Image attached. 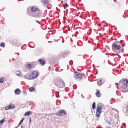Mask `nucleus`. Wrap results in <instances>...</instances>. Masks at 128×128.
I'll return each mask as SVG.
<instances>
[{"instance_id": "4be33fe9", "label": "nucleus", "mask_w": 128, "mask_h": 128, "mask_svg": "<svg viewBox=\"0 0 128 128\" xmlns=\"http://www.w3.org/2000/svg\"><path fill=\"white\" fill-rule=\"evenodd\" d=\"M95 102H94L92 104V108L93 110L95 108Z\"/></svg>"}, {"instance_id": "cd10ccee", "label": "nucleus", "mask_w": 128, "mask_h": 128, "mask_svg": "<svg viewBox=\"0 0 128 128\" xmlns=\"http://www.w3.org/2000/svg\"><path fill=\"white\" fill-rule=\"evenodd\" d=\"M9 109H10V108L9 106L5 108V109L6 110H9Z\"/></svg>"}, {"instance_id": "c9c22d12", "label": "nucleus", "mask_w": 128, "mask_h": 128, "mask_svg": "<svg viewBox=\"0 0 128 128\" xmlns=\"http://www.w3.org/2000/svg\"><path fill=\"white\" fill-rule=\"evenodd\" d=\"M101 128V127H98V128Z\"/></svg>"}, {"instance_id": "e433bc0d", "label": "nucleus", "mask_w": 128, "mask_h": 128, "mask_svg": "<svg viewBox=\"0 0 128 128\" xmlns=\"http://www.w3.org/2000/svg\"><path fill=\"white\" fill-rule=\"evenodd\" d=\"M31 121V119H30V122Z\"/></svg>"}, {"instance_id": "b1692460", "label": "nucleus", "mask_w": 128, "mask_h": 128, "mask_svg": "<svg viewBox=\"0 0 128 128\" xmlns=\"http://www.w3.org/2000/svg\"><path fill=\"white\" fill-rule=\"evenodd\" d=\"M0 46L3 47L5 46V44L4 42H2L0 44Z\"/></svg>"}, {"instance_id": "412c9836", "label": "nucleus", "mask_w": 128, "mask_h": 128, "mask_svg": "<svg viewBox=\"0 0 128 128\" xmlns=\"http://www.w3.org/2000/svg\"><path fill=\"white\" fill-rule=\"evenodd\" d=\"M24 78L26 79H29V75L28 74H26L24 76Z\"/></svg>"}, {"instance_id": "c85d7f7f", "label": "nucleus", "mask_w": 128, "mask_h": 128, "mask_svg": "<svg viewBox=\"0 0 128 128\" xmlns=\"http://www.w3.org/2000/svg\"><path fill=\"white\" fill-rule=\"evenodd\" d=\"M123 125L125 127H126V124L125 123H123Z\"/></svg>"}, {"instance_id": "9b49d317", "label": "nucleus", "mask_w": 128, "mask_h": 128, "mask_svg": "<svg viewBox=\"0 0 128 128\" xmlns=\"http://www.w3.org/2000/svg\"><path fill=\"white\" fill-rule=\"evenodd\" d=\"M123 84L127 86H128V80H126L123 81Z\"/></svg>"}, {"instance_id": "f257e3e1", "label": "nucleus", "mask_w": 128, "mask_h": 128, "mask_svg": "<svg viewBox=\"0 0 128 128\" xmlns=\"http://www.w3.org/2000/svg\"><path fill=\"white\" fill-rule=\"evenodd\" d=\"M55 83L57 86L60 88L64 87L65 86L64 82L60 79L57 80Z\"/></svg>"}, {"instance_id": "20e7f679", "label": "nucleus", "mask_w": 128, "mask_h": 128, "mask_svg": "<svg viewBox=\"0 0 128 128\" xmlns=\"http://www.w3.org/2000/svg\"><path fill=\"white\" fill-rule=\"evenodd\" d=\"M38 72L36 71H33L31 74L30 78L31 79H34L38 74Z\"/></svg>"}, {"instance_id": "9d476101", "label": "nucleus", "mask_w": 128, "mask_h": 128, "mask_svg": "<svg viewBox=\"0 0 128 128\" xmlns=\"http://www.w3.org/2000/svg\"><path fill=\"white\" fill-rule=\"evenodd\" d=\"M42 2L45 6H47L49 4V2L48 0H42Z\"/></svg>"}, {"instance_id": "2f4dec72", "label": "nucleus", "mask_w": 128, "mask_h": 128, "mask_svg": "<svg viewBox=\"0 0 128 128\" xmlns=\"http://www.w3.org/2000/svg\"><path fill=\"white\" fill-rule=\"evenodd\" d=\"M36 22L39 23V22L37 20H36Z\"/></svg>"}, {"instance_id": "aec40b11", "label": "nucleus", "mask_w": 128, "mask_h": 128, "mask_svg": "<svg viewBox=\"0 0 128 128\" xmlns=\"http://www.w3.org/2000/svg\"><path fill=\"white\" fill-rule=\"evenodd\" d=\"M34 90V88L32 87L29 88V91L30 92L33 91Z\"/></svg>"}, {"instance_id": "58836bf2", "label": "nucleus", "mask_w": 128, "mask_h": 128, "mask_svg": "<svg viewBox=\"0 0 128 128\" xmlns=\"http://www.w3.org/2000/svg\"><path fill=\"white\" fill-rule=\"evenodd\" d=\"M127 56H128V54H127Z\"/></svg>"}, {"instance_id": "0eeeda50", "label": "nucleus", "mask_w": 128, "mask_h": 128, "mask_svg": "<svg viewBox=\"0 0 128 128\" xmlns=\"http://www.w3.org/2000/svg\"><path fill=\"white\" fill-rule=\"evenodd\" d=\"M66 114V113H65L64 111L63 110H60L57 113V115L59 116H61Z\"/></svg>"}, {"instance_id": "dca6fc26", "label": "nucleus", "mask_w": 128, "mask_h": 128, "mask_svg": "<svg viewBox=\"0 0 128 128\" xmlns=\"http://www.w3.org/2000/svg\"><path fill=\"white\" fill-rule=\"evenodd\" d=\"M32 112L31 111H28L26 112L24 114L25 116H28L30 115V114Z\"/></svg>"}, {"instance_id": "5701e85b", "label": "nucleus", "mask_w": 128, "mask_h": 128, "mask_svg": "<svg viewBox=\"0 0 128 128\" xmlns=\"http://www.w3.org/2000/svg\"><path fill=\"white\" fill-rule=\"evenodd\" d=\"M24 119V118H22V120H21V121L20 122L19 124L18 125V126H19L21 124L22 122L23 121V120Z\"/></svg>"}, {"instance_id": "f03ea898", "label": "nucleus", "mask_w": 128, "mask_h": 128, "mask_svg": "<svg viewBox=\"0 0 128 128\" xmlns=\"http://www.w3.org/2000/svg\"><path fill=\"white\" fill-rule=\"evenodd\" d=\"M102 109V106L100 105V104H98L96 107V116L97 117H98L100 116Z\"/></svg>"}, {"instance_id": "f8f14e48", "label": "nucleus", "mask_w": 128, "mask_h": 128, "mask_svg": "<svg viewBox=\"0 0 128 128\" xmlns=\"http://www.w3.org/2000/svg\"><path fill=\"white\" fill-rule=\"evenodd\" d=\"M38 60L40 64H41L42 65H43L44 64L45 62L43 60L40 59Z\"/></svg>"}, {"instance_id": "6ab92c4d", "label": "nucleus", "mask_w": 128, "mask_h": 128, "mask_svg": "<svg viewBox=\"0 0 128 128\" xmlns=\"http://www.w3.org/2000/svg\"><path fill=\"white\" fill-rule=\"evenodd\" d=\"M97 84L99 85H101L102 84V80H100V81H98L97 82Z\"/></svg>"}, {"instance_id": "7c9ffc66", "label": "nucleus", "mask_w": 128, "mask_h": 128, "mask_svg": "<svg viewBox=\"0 0 128 128\" xmlns=\"http://www.w3.org/2000/svg\"><path fill=\"white\" fill-rule=\"evenodd\" d=\"M106 128H111L110 127H106Z\"/></svg>"}, {"instance_id": "39448f33", "label": "nucleus", "mask_w": 128, "mask_h": 128, "mask_svg": "<svg viewBox=\"0 0 128 128\" xmlns=\"http://www.w3.org/2000/svg\"><path fill=\"white\" fill-rule=\"evenodd\" d=\"M39 10L38 8L36 6L32 7L30 10V14L35 15V12Z\"/></svg>"}, {"instance_id": "4468645a", "label": "nucleus", "mask_w": 128, "mask_h": 128, "mask_svg": "<svg viewBox=\"0 0 128 128\" xmlns=\"http://www.w3.org/2000/svg\"><path fill=\"white\" fill-rule=\"evenodd\" d=\"M15 93L16 94H19L20 92V91L18 89H17L15 90Z\"/></svg>"}, {"instance_id": "4c0bfd02", "label": "nucleus", "mask_w": 128, "mask_h": 128, "mask_svg": "<svg viewBox=\"0 0 128 128\" xmlns=\"http://www.w3.org/2000/svg\"><path fill=\"white\" fill-rule=\"evenodd\" d=\"M114 0V1L115 2H116V0Z\"/></svg>"}, {"instance_id": "6e6552de", "label": "nucleus", "mask_w": 128, "mask_h": 128, "mask_svg": "<svg viewBox=\"0 0 128 128\" xmlns=\"http://www.w3.org/2000/svg\"><path fill=\"white\" fill-rule=\"evenodd\" d=\"M126 86H121L120 87V90L121 91L123 92H126L128 91V90H126Z\"/></svg>"}, {"instance_id": "a878e982", "label": "nucleus", "mask_w": 128, "mask_h": 128, "mask_svg": "<svg viewBox=\"0 0 128 128\" xmlns=\"http://www.w3.org/2000/svg\"><path fill=\"white\" fill-rule=\"evenodd\" d=\"M4 119H3L2 120H1L0 121V124L1 125L3 122H4Z\"/></svg>"}, {"instance_id": "ddd939ff", "label": "nucleus", "mask_w": 128, "mask_h": 128, "mask_svg": "<svg viewBox=\"0 0 128 128\" xmlns=\"http://www.w3.org/2000/svg\"><path fill=\"white\" fill-rule=\"evenodd\" d=\"M100 91L98 90L96 93V96L98 97H100L101 95V94L100 93Z\"/></svg>"}, {"instance_id": "393cba45", "label": "nucleus", "mask_w": 128, "mask_h": 128, "mask_svg": "<svg viewBox=\"0 0 128 128\" xmlns=\"http://www.w3.org/2000/svg\"><path fill=\"white\" fill-rule=\"evenodd\" d=\"M4 81V79L3 78H0V83H2Z\"/></svg>"}, {"instance_id": "423d86ee", "label": "nucleus", "mask_w": 128, "mask_h": 128, "mask_svg": "<svg viewBox=\"0 0 128 128\" xmlns=\"http://www.w3.org/2000/svg\"><path fill=\"white\" fill-rule=\"evenodd\" d=\"M34 12L35 15L34 14V15H33V14H31V16H32L37 18H38L41 16L42 14L40 10Z\"/></svg>"}, {"instance_id": "f704fd0d", "label": "nucleus", "mask_w": 128, "mask_h": 128, "mask_svg": "<svg viewBox=\"0 0 128 128\" xmlns=\"http://www.w3.org/2000/svg\"><path fill=\"white\" fill-rule=\"evenodd\" d=\"M21 128H23L22 126H21Z\"/></svg>"}, {"instance_id": "bb28decb", "label": "nucleus", "mask_w": 128, "mask_h": 128, "mask_svg": "<svg viewBox=\"0 0 128 128\" xmlns=\"http://www.w3.org/2000/svg\"><path fill=\"white\" fill-rule=\"evenodd\" d=\"M68 5L66 3L64 5V9H66V8L68 7Z\"/></svg>"}, {"instance_id": "2eb2a0df", "label": "nucleus", "mask_w": 128, "mask_h": 128, "mask_svg": "<svg viewBox=\"0 0 128 128\" xmlns=\"http://www.w3.org/2000/svg\"><path fill=\"white\" fill-rule=\"evenodd\" d=\"M16 74L18 76H20L22 75V73L20 70H18L16 72Z\"/></svg>"}, {"instance_id": "a211bd4d", "label": "nucleus", "mask_w": 128, "mask_h": 128, "mask_svg": "<svg viewBox=\"0 0 128 128\" xmlns=\"http://www.w3.org/2000/svg\"><path fill=\"white\" fill-rule=\"evenodd\" d=\"M9 106L10 107V109H12L14 108V104L12 105H9Z\"/></svg>"}, {"instance_id": "1a4fd4ad", "label": "nucleus", "mask_w": 128, "mask_h": 128, "mask_svg": "<svg viewBox=\"0 0 128 128\" xmlns=\"http://www.w3.org/2000/svg\"><path fill=\"white\" fill-rule=\"evenodd\" d=\"M74 77L76 78H82V76L78 72L74 73Z\"/></svg>"}, {"instance_id": "f3484780", "label": "nucleus", "mask_w": 128, "mask_h": 128, "mask_svg": "<svg viewBox=\"0 0 128 128\" xmlns=\"http://www.w3.org/2000/svg\"><path fill=\"white\" fill-rule=\"evenodd\" d=\"M26 67L28 69H30L32 67V66L31 64H29L27 65Z\"/></svg>"}, {"instance_id": "7ed1b4c3", "label": "nucleus", "mask_w": 128, "mask_h": 128, "mask_svg": "<svg viewBox=\"0 0 128 128\" xmlns=\"http://www.w3.org/2000/svg\"><path fill=\"white\" fill-rule=\"evenodd\" d=\"M116 42H114L112 45V48L114 50H120V45L116 44Z\"/></svg>"}, {"instance_id": "473e14b6", "label": "nucleus", "mask_w": 128, "mask_h": 128, "mask_svg": "<svg viewBox=\"0 0 128 128\" xmlns=\"http://www.w3.org/2000/svg\"><path fill=\"white\" fill-rule=\"evenodd\" d=\"M116 84H117V86H118V84H117V83H116Z\"/></svg>"}, {"instance_id": "c756f323", "label": "nucleus", "mask_w": 128, "mask_h": 128, "mask_svg": "<svg viewBox=\"0 0 128 128\" xmlns=\"http://www.w3.org/2000/svg\"><path fill=\"white\" fill-rule=\"evenodd\" d=\"M23 93L24 94H26V90H24L23 91Z\"/></svg>"}, {"instance_id": "72a5a7b5", "label": "nucleus", "mask_w": 128, "mask_h": 128, "mask_svg": "<svg viewBox=\"0 0 128 128\" xmlns=\"http://www.w3.org/2000/svg\"><path fill=\"white\" fill-rule=\"evenodd\" d=\"M122 46L123 47H124V45L123 44H122Z\"/></svg>"}]
</instances>
